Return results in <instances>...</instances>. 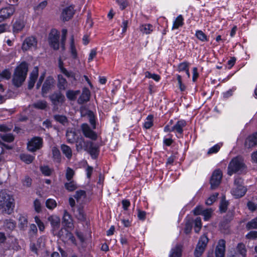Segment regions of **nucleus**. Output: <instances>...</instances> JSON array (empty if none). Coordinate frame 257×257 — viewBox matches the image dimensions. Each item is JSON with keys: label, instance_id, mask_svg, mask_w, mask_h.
<instances>
[{"label": "nucleus", "instance_id": "obj_1", "mask_svg": "<svg viewBox=\"0 0 257 257\" xmlns=\"http://www.w3.org/2000/svg\"><path fill=\"white\" fill-rule=\"evenodd\" d=\"M15 205V199L12 194L5 190L0 192V211L2 212L11 214Z\"/></svg>", "mask_w": 257, "mask_h": 257}, {"label": "nucleus", "instance_id": "obj_2", "mask_svg": "<svg viewBox=\"0 0 257 257\" xmlns=\"http://www.w3.org/2000/svg\"><path fill=\"white\" fill-rule=\"evenodd\" d=\"M28 72V65L26 62L21 63L16 69L13 82L17 87L20 86L25 81Z\"/></svg>", "mask_w": 257, "mask_h": 257}, {"label": "nucleus", "instance_id": "obj_3", "mask_svg": "<svg viewBox=\"0 0 257 257\" xmlns=\"http://www.w3.org/2000/svg\"><path fill=\"white\" fill-rule=\"evenodd\" d=\"M246 169L243 159L240 157L233 158L228 166L227 174L231 176L233 173H241Z\"/></svg>", "mask_w": 257, "mask_h": 257}, {"label": "nucleus", "instance_id": "obj_4", "mask_svg": "<svg viewBox=\"0 0 257 257\" xmlns=\"http://www.w3.org/2000/svg\"><path fill=\"white\" fill-rule=\"evenodd\" d=\"M242 184L243 180L241 178L237 177L234 179V187L232 188L231 193L235 198L242 197L245 194L247 188Z\"/></svg>", "mask_w": 257, "mask_h": 257}, {"label": "nucleus", "instance_id": "obj_5", "mask_svg": "<svg viewBox=\"0 0 257 257\" xmlns=\"http://www.w3.org/2000/svg\"><path fill=\"white\" fill-rule=\"evenodd\" d=\"M43 139L38 137L32 138L27 143V149L29 152H34L40 150L43 146Z\"/></svg>", "mask_w": 257, "mask_h": 257}, {"label": "nucleus", "instance_id": "obj_6", "mask_svg": "<svg viewBox=\"0 0 257 257\" xmlns=\"http://www.w3.org/2000/svg\"><path fill=\"white\" fill-rule=\"evenodd\" d=\"M222 178V173L221 170L217 169L213 172L210 180L211 189H215L219 185Z\"/></svg>", "mask_w": 257, "mask_h": 257}, {"label": "nucleus", "instance_id": "obj_7", "mask_svg": "<svg viewBox=\"0 0 257 257\" xmlns=\"http://www.w3.org/2000/svg\"><path fill=\"white\" fill-rule=\"evenodd\" d=\"M208 241V239L206 235H203L201 236L195 250L194 255L195 256L199 257L201 256L204 251Z\"/></svg>", "mask_w": 257, "mask_h": 257}, {"label": "nucleus", "instance_id": "obj_8", "mask_svg": "<svg viewBox=\"0 0 257 257\" xmlns=\"http://www.w3.org/2000/svg\"><path fill=\"white\" fill-rule=\"evenodd\" d=\"M59 32L56 29H52L49 34V42L54 50H58L59 48Z\"/></svg>", "mask_w": 257, "mask_h": 257}, {"label": "nucleus", "instance_id": "obj_9", "mask_svg": "<svg viewBox=\"0 0 257 257\" xmlns=\"http://www.w3.org/2000/svg\"><path fill=\"white\" fill-rule=\"evenodd\" d=\"M15 12V8L12 5L0 10V23L10 18Z\"/></svg>", "mask_w": 257, "mask_h": 257}, {"label": "nucleus", "instance_id": "obj_10", "mask_svg": "<svg viewBox=\"0 0 257 257\" xmlns=\"http://www.w3.org/2000/svg\"><path fill=\"white\" fill-rule=\"evenodd\" d=\"M81 128L83 135L92 140H96L97 138L96 133L92 131L87 123H83L81 125Z\"/></svg>", "mask_w": 257, "mask_h": 257}, {"label": "nucleus", "instance_id": "obj_11", "mask_svg": "<svg viewBox=\"0 0 257 257\" xmlns=\"http://www.w3.org/2000/svg\"><path fill=\"white\" fill-rule=\"evenodd\" d=\"M49 97L55 107L62 104L65 101V96L60 92H54Z\"/></svg>", "mask_w": 257, "mask_h": 257}, {"label": "nucleus", "instance_id": "obj_12", "mask_svg": "<svg viewBox=\"0 0 257 257\" xmlns=\"http://www.w3.org/2000/svg\"><path fill=\"white\" fill-rule=\"evenodd\" d=\"M186 125V122L183 119L179 120L173 126V132L176 133L178 138L181 137L183 133V128Z\"/></svg>", "mask_w": 257, "mask_h": 257}, {"label": "nucleus", "instance_id": "obj_13", "mask_svg": "<svg viewBox=\"0 0 257 257\" xmlns=\"http://www.w3.org/2000/svg\"><path fill=\"white\" fill-rule=\"evenodd\" d=\"M62 222L65 227L72 230L74 228L73 220L71 215L66 211L64 212Z\"/></svg>", "mask_w": 257, "mask_h": 257}, {"label": "nucleus", "instance_id": "obj_14", "mask_svg": "<svg viewBox=\"0 0 257 257\" xmlns=\"http://www.w3.org/2000/svg\"><path fill=\"white\" fill-rule=\"evenodd\" d=\"M37 41L35 38L29 37L27 38L24 41L22 48L24 51H27L32 48H36Z\"/></svg>", "mask_w": 257, "mask_h": 257}, {"label": "nucleus", "instance_id": "obj_15", "mask_svg": "<svg viewBox=\"0 0 257 257\" xmlns=\"http://www.w3.org/2000/svg\"><path fill=\"white\" fill-rule=\"evenodd\" d=\"M225 251V241L220 239L218 241L215 249L216 257H224Z\"/></svg>", "mask_w": 257, "mask_h": 257}, {"label": "nucleus", "instance_id": "obj_16", "mask_svg": "<svg viewBox=\"0 0 257 257\" xmlns=\"http://www.w3.org/2000/svg\"><path fill=\"white\" fill-rule=\"evenodd\" d=\"M52 226V232L56 229H59L60 225V218L55 215L49 216L48 218Z\"/></svg>", "mask_w": 257, "mask_h": 257}, {"label": "nucleus", "instance_id": "obj_17", "mask_svg": "<svg viewBox=\"0 0 257 257\" xmlns=\"http://www.w3.org/2000/svg\"><path fill=\"white\" fill-rule=\"evenodd\" d=\"M25 26L23 19L16 20L13 26V31L14 33H18L22 31Z\"/></svg>", "mask_w": 257, "mask_h": 257}, {"label": "nucleus", "instance_id": "obj_18", "mask_svg": "<svg viewBox=\"0 0 257 257\" xmlns=\"http://www.w3.org/2000/svg\"><path fill=\"white\" fill-rule=\"evenodd\" d=\"M74 14V9L72 7H68L64 9L62 13L61 18L64 21L70 20Z\"/></svg>", "mask_w": 257, "mask_h": 257}, {"label": "nucleus", "instance_id": "obj_19", "mask_svg": "<svg viewBox=\"0 0 257 257\" xmlns=\"http://www.w3.org/2000/svg\"><path fill=\"white\" fill-rule=\"evenodd\" d=\"M90 96V92L87 88H84L82 93L78 98L77 102L79 104H83L89 100Z\"/></svg>", "mask_w": 257, "mask_h": 257}, {"label": "nucleus", "instance_id": "obj_20", "mask_svg": "<svg viewBox=\"0 0 257 257\" xmlns=\"http://www.w3.org/2000/svg\"><path fill=\"white\" fill-rule=\"evenodd\" d=\"M75 217L80 221H84L85 215L83 210V207L80 205L76 207V209H73Z\"/></svg>", "mask_w": 257, "mask_h": 257}, {"label": "nucleus", "instance_id": "obj_21", "mask_svg": "<svg viewBox=\"0 0 257 257\" xmlns=\"http://www.w3.org/2000/svg\"><path fill=\"white\" fill-rule=\"evenodd\" d=\"M257 145V132L249 136L246 140L245 146L249 148Z\"/></svg>", "mask_w": 257, "mask_h": 257}, {"label": "nucleus", "instance_id": "obj_22", "mask_svg": "<svg viewBox=\"0 0 257 257\" xmlns=\"http://www.w3.org/2000/svg\"><path fill=\"white\" fill-rule=\"evenodd\" d=\"M38 67H35L33 70V71L31 72L30 76V80L29 81L28 84V88L29 89H32L35 83V81L38 77Z\"/></svg>", "mask_w": 257, "mask_h": 257}, {"label": "nucleus", "instance_id": "obj_23", "mask_svg": "<svg viewBox=\"0 0 257 257\" xmlns=\"http://www.w3.org/2000/svg\"><path fill=\"white\" fill-rule=\"evenodd\" d=\"M59 67L62 73H63L68 78H71L74 81L76 80L75 74L72 71H68L63 66V62L60 59L59 60Z\"/></svg>", "mask_w": 257, "mask_h": 257}, {"label": "nucleus", "instance_id": "obj_24", "mask_svg": "<svg viewBox=\"0 0 257 257\" xmlns=\"http://www.w3.org/2000/svg\"><path fill=\"white\" fill-rule=\"evenodd\" d=\"M154 29V27L150 24H142L140 26V30L143 34H150Z\"/></svg>", "mask_w": 257, "mask_h": 257}, {"label": "nucleus", "instance_id": "obj_25", "mask_svg": "<svg viewBox=\"0 0 257 257\" xmlns=\"http://www.w3.org/2000/svg\"><path fill=\"white\" fill-rule=\"evenodd\" d=\"M184 20L182 15H179L174 21L172 30L178 29L179 27L183 26L184 24Z\"/></svg>", "mask_w": 257, "mask_h": 257}, {"label": "nucleus", "instance_id": "obj_26", "mask_svg": "<svg viewBox=\"0 0 257 257\" xmlns=\"http://www.w3.org/2000/svg\"><path fill=\"white\" fill-rule=\"evenodd\" d=\"M68 231L66 227H62L60 230L59 229H56L52 232V233L54 236H56L62 240H64Z\"/></svg>", "mask_w": 257, "mask_h": 257}, {"label": "nucleus", "instance_id": "obj_27", "mask_svg": "<svg viewBox=\"0 0 257 257\" xmlns=\"http://www.w3.org/2000/svg\"><path fill=\"white\" fill-rule=\"evenodd\" d=\"M86 192L84 190H79L76 192L74 198L78 203H82L86 198Z\"/></svg>", "mask_w": 257, "mask_h": 257}, {"label": "nucleus", "instance_id": "obj_28", "mask_svg": "<svg viewBox=\"0 0 257 257\" xmlns=\"http://www.w3.org/2000/svg\"><path fill=\"white\" fill-rule=\"evenodd\" d=\"M87 151L91 155L92 159H96L99 153L98 147L96 146H94L91 142L90 143V146L88 148Z\"/></svg>", "mask_w": 257, "mask_h": 257}, {"label": "nucleus", "instance_id": "obj_29", "mask_svg": "<svg viewBox=\"0 0 257 257\" xmlns=\"http://www.w3.org/2000/svg\"><path fill=\"white\" fill-rule=\"evenodd\" d=\"M182 255V246L179 244L173 248L169 255V257H181Z\"/></svg>", "mask_w": 257, "mask_h": 257}, {"label": "nucleus", "instance_id": "obj_30", "mask_svg": "<svg viewBox=\"0 0 257 257\" xmlns=\"http://www.w3.org/2000/svg\"><path fill=\"white\" fill-rule=\"evenodd\" d=\"M52 158L54 162L59 163L61 160L60 152L58 148L53 147L52 148Z\"/></svg>", "mask_w": 257, "mask_h": 257}, {"label": "nucleus", "instance_id": "obj_31", "mask_svg": "<svg viewBox=\"0 0 257 257\" xmlns=\"http://www.w3.org/2000/svg\"><path fill=\"white\" fill-rule=\"evenodd\" d=\"M67 82L65 78L62 75H58V84L57 86L58 88L61 90H64L66 89L67 86Z\"/></svg>", "mask_w": 257, "mask_h": 257}, {"label": "nucleus", "instance_id": "obj_32", "mask_svg": "<svg viewBox=\"0 0 257 257\" xmlns=\"http://www.w3.org/2000/svg\"><path fill=\"white\" fill-rule=\"evenodd\" d=\"M53 83V80L52 78L48 79L45 81L42 88L43 95L47 93L48 90L50 89Z\"/></svg>", "mask_w": 257, "mask_h": 257}, {"label": "nucleus", "instance_id": "obj_33", "mask_svg": "<svg viewBox=\"0 0 257 257\" xmlns=\"http://www.w3.org/2000/svg\"><path fill=\"white\" fill-rule=\"evenodd\" d=\"M66 137L67 141L69 143H73L76 141V133L73 130H68L66 132Z\"/></svg>", "mask_w": 257, "mask_h": 257}, {"label": "nucleus", "instance_id": "obj_34", "mask_svg": "<svg viewBox=\"0 0 257 257\" xmlns=\"http://www.w3.org/2000/svg\"><path fill=\"white\" fill-rule=\"evenodd\" d=\"M61 149L63 154L65 155L66 157L68 159H70L72 157V150L71 149L66 145H62L61 146Z\"/></svg>", "mask_w": 257, "mask_h": 257}, {"label": "nucleus", "instance_id": "obj_35", "mask_svg": "<svg viewBox=\"0 0 257 257\" xmlns=\"http://www.w3.org/2000/svg\"><path fill=\"white\" fill-rule=\"evenodd\" d=\"M28 219L25 216L20 215L19 218V226L23 230L26 229L27 227Z\"/></svg>", "mask_w": 257, "mask_h": 257}, {"label": "nucleus", "instance_id": "obj_36", "mask_svg": "<svg viewBox=\"0 0 257 257\" xmlns=\"http://www.w3.org/2000/svg\"><path fill=\"white\" fill-rule=\"evenodd\" d=\"M68 181L65 183V187L68 191H73L77 188L78 186L75 181L73 180Z\"/></svg>", "mask_w": 257, "mask_h": 257}, {"label": "nucleus", "instance_id": "obj_37", "mask_svg": "<svg viewBox=\"0 0 257 257\" xmlns=\"http://www.w3.org/2000/svg\"><path fill=\"white\" fill-rule=\"evenodd\" d=\"M20 157L21 160L28 164L31 163L35 158L34 156L26 154H21Z\"/></svg>", "mask_w": 257, "mask_h": 257}, {"label": "nucleus", "instance_id": "obj_38", "mask_svg": "<svg viewBox=\"0 0 257 257\" xmlns=\"http://www.w3.org/2000/svg\"><path fill=\"white\" fill-rule=\"evenodd\" d=\"M80 93L79 90H69L66 93V97L70 100H74L77 95Z\"/></svg>", "mask_w": 257, "mask_h": 257}, {"label": "nucleus", "instance_id": "obj_39", "mask_svg": "<svg viewBox=\"0 0 257 257\" xmlns=\"http://www.w3.org/2000/svg\"><path fill=\"white\" fill-rule=\"evenodd\" d=\"M54 118L56 121L60 122L64 125H66L68 123L67 118L64 115L59 114L55 115L54 116Z\"/></svg>", "mask_w": 257, "mask_h": 257}, {"label": "nucleus", "instance_id": "obj_40", "mask_svg": "<svg viewBox=\"0 0 257 257\" xmlns=\"http://www.w3.org/2000/svg\"><path fill=\"white\" fill-rule=\"evenodd\" d=\"M228 202L225 200V196H222L220 203L219 209L221 212H225L227 210Z\"/></svg>", "mask_w": 257, "mask_h": 257}, {"label": "nucleus", "instance_id": "obj_41", "mask_svg": "<svg viewBox=\"0 0 257 257\" xmlns=\"http://www.w3.org/2000/svg\"><path fill=\"white\" fill-rule=\"evenodd\" d=\"M153 115H149L146 119L145 120V122L144 124V126L147 128L149 129L151 128L153 125Z\"/></svg>", "mask_w": 257, "mask_h": 257}, {"label": "nucleus", "instance_id": "obj_42", "mask_svg": "<svg viewBox=\"0 0 257 257\" xmlns=\"http://www.w3.org/2000/svg\"><path fill=\"white\" fill-rule=\"evenodd\" d=\"M33 106L37 109H44L47 106V103L45 100H39L34 103Z\"/></svg>", "mask_w": 257, "mask_h": 257}, {"label": "nucleus", "instance_id": "obj_43", "mask_svg": "<svg viewBox=\"0 0 257 257\" xmlns=\"http://www.w3.org/2000/svg\"><path fill=\"white\" fill-rule=\"evenodd\" d=\"M0 138L5 142H12L14 140V137L12 134H1Z\"/></svg>", "mask_w": 257, "mask_h": 257}, {"label": "nucleus", "instance_id": "obj_44", "mask_svg": "<svg viewBox=\"0 0 257 257\" xmlns=\"http://www.w3.org/2000/svg\"><path fill=\"white\" fill-rule=\"evenodd\" d=\"M195 36L202 42H206L208 41L207 36L201 30H198L196 32Z\"/></svg>", "mask_w": 257, "mask_h": 257}, {"label": "nucleus", "instance_id": "obj_45", "mask_svg": "<svg viewBox=\"0 0 257 257\" xmlns=\"http://www.w3.org/2000/svg\"><path fill=\"white\" fill-rule=\"evenodd\" d=\"M222 146L221 144H217L213 146L212 147L210 148L207 154L210 155L213 154H216L220 150Z\"/></svg>", "mask_w": 257, "mask_h": 257}, {"label": "nucleus", "instance_id": "obj_46", "mask_svg": "<svg viewBox=\"0 0 257 257\" xmlns=\"http://www.w3.org/2000/svg\"><path fill=\"white\" fill-rule=\"evenodd\" d=\"M237 251L242 255V257H245L246 249L245 245L242 243H238L237 246Z\"/></svg>", "mask_w": 257, "mask_h": 257}, {"label": "nucleus", "instance_id": "obj_47", "mask_svg": "<svg viewBox=\"0 0 257 257\" xmlns=\"http://www.w3.org/2000/svg\"><path fill=\"white\" fill-rule=\"evenodd\" d=\"M15 223L12 220H6L4 222V227L6 229L12 230L15 227Z\"/></svg>", "mask_w": 257, "mask_h": 257}, {"label": "nucleus", "instance_id": "obj_48", "mask_svg": "<svg viewBox=\"0 0 257 257\" xmlns=\"http://www.w3.org/2000/svg\"><path fill=\"white\" fill-rule=\"evenodd\" d=\"M212 213L213 210L211 208L204 209L202 214L203 216L204 220H208L211 217Z\"/></svg>", "mask_w": 257, "mask_h": 257}, {"label": "nucleus", "instance_id": "obj_49", "mask_svg": "<svg viewBox=\"0 0 257 257\" xmlns=\"http://www.w3.org/2000/svg\"><path fill=\"white\" fill-rule=\"evenodd\" d=\"M46 206L49 209H53L57 206L56 201L53 199H48L46 201Z\"/></svg>", "mask_w": 257, "mask_h": 257}, {"label": "nucleus", "instance_id": "obj_50", "mask_svg": "<svg viewBox=\"0 0 257 257\" xmlns=\"http://www.w3.org/2000/svg\"><path fill=\"white\" fill-rule=\"evenodd\" d=\"M145 77L148 78H152L156 81H159L160 80V76L155 73H151L149 71H146L145 73Z\"/></svg>", "mask_w": 257, "mask_h": 257}, {"label": "nucleus", "instance_id": "obj_51", "mask_svg": "<svg viewBox=\"0 0 257 257\" xmlns=\"http://www.w3.org/2000/svg\"><path fill=\"white\" fill-rule=\"evenodd\" d=\"M218 193H215L211 196H210L205 202V203L207 205H212L216 200L218 196Z\"/></svg>", "mask_w": 257, "mask_h": 257}, {"label": "nucleus", "instance_id": "obj_52", "mask_svg": "<svg viewBox=\"0 0 257 257\" xmlns=\"http://www.w3.org/2000/svg\"><path fill=\"white\" fill-rule=\"evenodd\" d=\"M194 230L196 232L198 233L202 227L201 218L197 217L194 221Z\"/></svg>", "mask_w": 257, "mask_h": 257}, {"label": "nucleus", "instance_id": "obj_53", "mask_svg": "<svg viewBox=\"0 0 257 257\" xmlns=\"http://www.w3.org/2000/svg\"><path fill=\"white\" fill-rule=\"evenodd\" d=\"M35 221L37 224L39 229L40 231L43 232L44 231L45 226L44 223L40 219L38 216L35 217Z\"/></svg>", "mask_w": 257, "mask_h": 257}, {"label": "nucleus", "instance_id": "obj_54", "mask_svg": "<svg viewBox=\"0 0 257 257\" xmlns=\"http://www.w3.org/2000/svg\"><path fill=\"white\" fill-rule=\"evenodd\" d=\"M246 228L248 229L257 228V217L247 223Z\"/></svg>", "mask_w": 257, "mask_h": 257}, {"label": "nucleus", "instance_id": "obj_55", "mask_svg": "<svg viewBox=\"0 0 257 257\" xmlns=\"http://www.w3.org/2000/svg\"><path fill=\"white\" fill-rule=\"evenodd\" d=\"M75 172L74 170L69 168L68 167L66 169V178L68 181H71L72 180V178L73 177L74 175Z\"/></svg>", "mask_w": 257, "mask_h": 257}, {"label": "nucleus", "instance_id": "obj_56", "mask_svg": "<svg viewBox=\"0 0 257 257\" xmlns=\"http://www.w3.org/2000/svg\"><path fill=\"white\" fill-rule=\"evenodd\" d=\"M189 64L187 62H183L180 63L178 66V70L179 72L185 71L189 68Z\"/></svg>", "mask_w": 257, "mask_h": 257}, {"label": "nucleus", "instance_id": "obj_57", "mask_svg": "<svg viewBox=\"0 0 257 257\" xmlns=\"http://www.w3.org/2000/svg\"><path fill=\"white\" fill-rule=\"evenodd\" d=\"M64 241H70L72 243L76 244V240L73 234L69 231H68Z\"/></svg>", "mask_w": 257, "mask_h": 257}, {"label": "nucleus", "instance_id": "obj_58", "mask_svg": "<svg viewBox=\"0 0 257 257\" xmlns=\"http://www.w3.org/2000/svg\"><path fill=\"white\" fill-rule=\"evenodd\" d=\"M40 170L45 176H49L51 174L52 171L48 166H42Z\"/></svg>", "mask_w": 257, "mask_h": 257}, {"label": "nucleus", "instance_id": "obj_59", "mask_svg": "<svg viewBox=\"0 0 257 257\" xmlns=\"http://www.w3.org/2000/svg\"><path fill=\"white\" fill-rule=\"evenodd\" d=\"M71 53L74 58L77 57V52L74 46L73 39H72L70 44Z\"/></svg>", "mask_w": 257, "mask_h": 257}, {"label": "nucleus", "instance_id": "obj_60", "mask_svg": "<svg viewBox=\"0 0 257 257\" xmlns=\"http://www.w3.org/2000/svg\"><path fill=\"white\" fill-rule=\"evenodd\" d=\"M177 79L178 81V83L180 89L181 91H183L185 90L186 87L184 84H183L182 82V77L180 75H177Z\"/></svg>", "mask_w": 257, "mask_h": 257}, {"label": "nucleus", "instance_id": "obj_61", "mask_svg": "<svg viewBox=\"0 0 257 257\" xmlns=\"http://www.w3.org/2000/svg\"><path fill=\"white\" fill-rule=\"evenodd\" d=\"M47 3L46 1H43L40 3L38 6L35 7V10L40 11L43 10L47 6Z\"/></svg>", "mask_w": 257, "mask_h": 257}, {"label": "nucleus", "instance_id": "obj_62", "mask_svg": "<svg viewBox=\"0 0 257 257\" xmlns=\"http://www.w3.org/2000/svg\"><path fill=\"white\" fill-rule=\"evenodd\" d=\"M11 76V72L8 70H4L1 74V77L5 78L6 79H9L10 78Z\"/></svg>", "mask_w": 257, "mask_h": 257}, {"label": "nucleus", "instance_id": "obj_63", "mask_svg": "<svg viewBox=\"0 0 257 257\" xmlns=\"http://www.w3.org/2000/svg\"><path fill=\"white\" fill-rule=\"evenodd\" d=\"M169 138H164L163 143L165 145L167 146H170L173 143V141L172 139V136L171 135H169Z\"/></svg>", "mask_w": 257, "mask_h": 257}, {"label": "nucleus", "instance_id": "obj_64", "mask_svg": "<svg viewBox=\"0 0 257 257\" xmlns=\"http://www.w3.org/2000/svg\"><path fill=\"white\" fill-rule=\"evenodd\" d=\"M246 238L248 239H255L257 238V231H251L246 235Z\"/></svg>", "mask_w": 257, "mask_h": 257}]
</instances>
